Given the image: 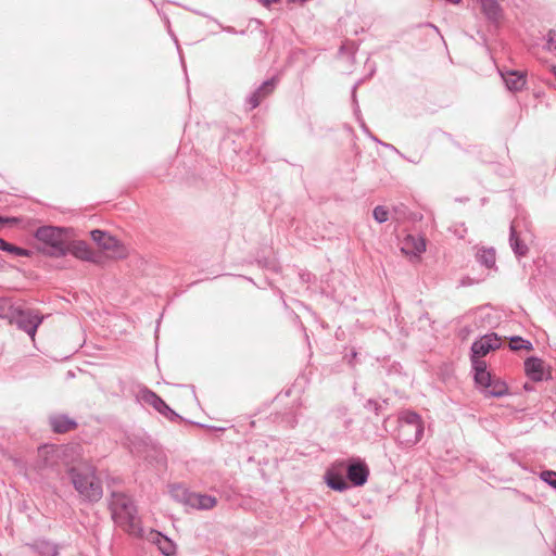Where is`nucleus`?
I'll list each match as a JSON object with an SVG mask.
<instances>
[{"mask_svg":"<svg viewBox=\"0 0 556 556\" xmlns=\"http://www.w3.org/2000/svg\"><path fill=\"white\" fill-rule=\"evenodd\" d=\"M483 14L489 21L496 22L502 15V9L496 0H480Z\"/></svg>","mask_w":556,"mask_h":556,"instance_id":"nucleus-20","label":"nucleus"},{"mask_svg":"<svg viewBox=\"0 0 556 556\" xmlns=\"http://www.w3.org/2000/svg\"><path fill=\"white\" fill-rule=\"evenodd\" d=\"M138 399L142 403L152 406L157 413L170 421L181 419L180 415L172 409L160 395L147 387H143L139 390Z\"/></svg>","mask_w":556,"mask_h":556,"instance_id":"nucleus-9","label":"nucleus"},{"mask_svg":"<svg viewBox=\"0 0 556 556\" xmlns=\"http://www.w3.org/2000/svg\"><path fill=\"white\" fill-rule=\"evenodd\" d=\"M169 494L175 502L199 510H208L217 503L216 497L193 492L179 483L169 485Z\"/></svg>","mask_w":556,"mask_h":556,"instance_id":"nucleus-5","label":"nucleus"},{"mask_svg":"<svg viewBox=\"0 0 556 556\" xmlns=\"http://www.w3.org/2000/svg\"><path fill=\"white\" fill-rule=\"evenodd\" d=\"M0 268H2V263L0 262Z\"/></svg>","mask_w":556,"mask_h":556,"instance_id":"nucleus-50","label":"nucleus"},{"mask_svg":"<svg viewBox=\"0 0 556 556\" xmlns=\"http://www.w3.org/2000/svg\"><path fill=\"white\" fill-rule=\"evenodd\" d=\"M361 127L363 128V130H364L365 132L370 134V132H369V130H368V128H367V126H366V124L364 123V121H361Z\"/></svg>","mask_w":556,"mask_h":556,"instance_id":"nucleus-45","label":"nucleus"},{"mask_svg":"<svg viewBox=\"0 0 556 556\" xmlns=\"http://www.w3.org/2000/svg\"><path fill=\"white\" fill-rule=\"evenodd\" d=\"M508 394V386L501 378L496 377L491 383L490 388L485 390L483 395L485 397H503Z\"/></svg>","mask_w":556,"mask_h":556,"instance_id":"nucleus-21","label":"nucleus"},{"mask_svg":"<svg viewBox=\"0 0 556 556\" xmlns=\"http://www.w3.org/2000/svg\"><path fill=\"white\" fill-rule=\"evenodd\" d=\"M369 135H370V137H371V139H372L374 141H376V142H378V143H380V144H382V143H383V142H382V141H380L377 137L372 136L371 134H369Z\"/></svg>","mask_w":556,"mask_h":556,"instance_id":"nucleus-47","label":"nucleus"},{"mask_svg":"<svg viewBox=\"0 0 556 556\" xmlns=\"http://www.w3.org/2000/svg\"><path fill=\"white\" fill-rule=\"evenodd\" d=\"M388 405H389L388 399H383L381 402L374 400V399H368V400H366V402L364 403L363 406L367 412H371L375 414V416L378 417L386 412Z\"/></svg>","mask_w":556,"mask_h":556,"instance_id":"nucleus-22","label":"nucleus"},{"mask_svg":"<svg viewBox=\"0 0 556 556\" xmlns=\"http://www.w3.org/2000/svg\"><path fill=\"white\" fill-rule=\"evenodd\" d=\"M91 239L104 251L111 252L113 258H126L128 255L127 248L116 237L111 236L108 231L93 229L90 231Z\"/></svg>","mask_w":556,"mask_h":556,"instance_id":"nucleus-7","label":"nucleus"},{"mask_svg":"<svg viewBox=\"0 0 556 556\" xmlns=\"http://www.w3.org/2000/svg\"><path fill=\"white\" fill-rule=\"evenodd\" d=\"M356 88H357V84H355L352 89V101H353V104L355 105L356 115H359L361 111H359V106H358L357 99H356Z\"/></svg>","mask_w":556,"mask_h":556,"instance_id":"nucleus-35","label":"nucleus"},{"mask_svg":"<svg viewBox=\"0 0 556 556\" xmlns=\"http://www.w3.org/2000/svg\"><path fill=\"white\" fill-rule=\"evenodd\" d=\"M542 481L556 490V471L543 470L540 475Z\"/></svg>","mask_w":556,"mask_h":556,"instance_id":"nucleus-32","label":"nucleus"},{"mask_svg":"<svg viewBox=\"0 0 556 556\" xmlns=\"http://www.w3.org/2000/svg\"><path fill=\"white\" fill-rule=\"evenodd\" d=\"M523 365L527 377L533 382H541L543 380L552 379L551 367L545 370L544 362L540 357L529 356L526 358Z\"/></svg>","mask_w":556,"mask_h":556,"instance_id":"nucleus-12","label":"nucleus"},{"mask_svg":"<svg viewBox=\"0 0 556 556\" xmlns=\"http://www.w3.org/2000/svg\"><path fill=\"white\" fill-rule=\"evenodd\" d=\"M4 252L14 254L16 256H25V257H29L33 255V252L30 250L22 248V247H17L10 242L7 243Z\"/></svg>","mask_w":556,"mask_h":556,"instance_id":"nucleus-30","label":"nucleus"},{"mask_svg":"<svg viewBox=\"0 0 556 556\" xmlns=\"http://www.w3.org/2000/svg\"><path fill=\"white\" fill-rule=\"evenodd\" d=\"M546 43L544 46V49L547 51H554L556 50V30L551 29L546 35Z\"/></svg>","mask_w":556,"mask_h":556,"instance_id":"nucleus-33","label":"nucleus"},{"mask_svg":"<svg viewBox=\"0 0 556 556\" xmlns=\"http://www.w3.org/2000/svg\"><path fill=\"white\" fill-rule=\"evenodd\" d=\"M389 215V210L383 205H377L372 211L374 219L379 224L388 222Z\"/></svg>","mask_w":556,"mask_h":556,"instance_id":"nucleus-31","label":"nucleus"},{"mask_svg":"<svg viewBox=\"0 0 556 556\" xmlns=\"http://www.w3.org/2000/svg\"><path fill=\"white\" fill-rule=\"evenodd\" d=\"M131 444L132 451H136L138 454H141L148 447V443L143 439L135 440Z\"/></svg>","mask_w":556,"mask_h":556,"instance_id":"nucleus-34","label":"nucleus"},{"mask_svg":"<svg viewBox=\"0 0 556 556\" xmlns=\"http://www.w3.org/2000/svg\"><path fill=\"white\" fill-rule=\"evenodd\" d=\"M501 76L508 90L517 92L523 89L527 83V75L520 71H507L501 73Z\"/></svg>","mask_w":556,"mask_h":556,"instance_id":"nucleus-16","label":"nucleus"},{"mask_svg":"<svg viewBox=\"0 0 556 556\" xmlns=\"http://www.w3.org/2000/svg\"><path fill=\"white\" fill-rule=\"evenodd\" d=\"M68 254L74 257L90 262L93 264H100L102 262V255L91 250L89 244L84 240H74V237L68 241Z\"/></svg>","mask_w":556,"mask_h":556,"instance_id":"nucleus-11","label":"nucleus"},{"mask_svg":"<svg viewBox=\"0 0 556 556\" xmlns=\"http://www.w3.org/2000/svg\"><path fill=\"white\" fill-rule=\"evenodd\" d=\"M382 146L386 147L387 149L391 150V151H394L399 155H401V152L393 144H391V143H382Z\"/></svg>","mask_w":556,"mask_h":556,"instance_id":"nucleus-41","label":"nucleus"},{"mask_svg":"<svg viewBox=\"0 0 556 556\" xmlns=\"http://www.w3.org/2000/svg\"><path fill=\"white\" fill-rule=\"evenodd\" d=\"M324 480L327 486L337 492H345L350 489L344 472V460H337L332 463L324 475Z\"/></svg>","mask_w":556,"mask_h":556,"instance_id":"nucleus-10","label":"nucleus"},{"mask_svg":"<svg viewBox=\"0 0 556 556\" xmlns=\"http://www.w3.org/2000/svg\"><path fill=\"white\" fill-rule=\"evenodd\" d=\"M425 424L421 416L415 410L405 409L397 416V432L395 441L402 448L415 446L422 438Z\"/></svg>","mask_w":556,"mask_h":556,"instance_id":"nucleus-4","label":"nucleus"},{"mask_svg":"<svg viewBox=\"0 0 556 556\" xmlns=\"http://www.w3.org/2000/svg\"><path fill=\"white\" fill-rule=\"evenodd\" d=\"M15 220L16 219L13 217H5V216L0 215V224H12Z\"/></svg>","mask_w":556,"mask_h":556,"instance_id":"nucleus-40","label":"nucleus"},{"mask_svg":"<svg viewBox=\"0 0 556 556\" xmlns=\"http://www.w3.org/2000/svg\"><path fill=\"white\" fill-rule=\"evenodd\" d=\"M43 319L45 316L40 315L38 311L17 306L9 324L15 325L18 330L34 339Z\"/></svg>","mask_w":556,"mask_h":556,"instance_id":"nucleus-6","label":"nucleus"},{"mask_svg":"<svg viewBox=\"0 0 556 556\" xmlns=\"http://www.w3.org/2000/svg\"><path fill=\"white\" fill-rule=\"evenodd\" d=\"M159 538L156 540V545L160 549V552L164 555V556H172L175 554V549H176V546L174 544V542L163 535L162 533H157Z\"/></svg>","mask_w":556,"mask_h":556,"instance_id":"nucleus-23","label":"nucleus"},{"mask_svg":"<svg viewBox=\"0 0 556 556\" xmlns=\"http://www.w3.org/2000/svg\"><path fill=\"white\" fill-rule=\"evenodd\" d=\"M447 2H451L453 4H458L462 2V0H446Z\"/></svg>","mask_w":556,"mask_h":556,"instance_id":"nucleus-48","label":"nucleus"},{"mask_svg":"<svg viewBox=\"0 0 556 556\" xmlns=\"http://www.w3.org/2000/svg\"><path fill=\"white\" fill-rule=\"evenodd\" d=\"M344 472L350 488L365 485L370 473L368 465L361 457H350L344 460Z\"/></svg>","mask_w":556,"mask_h":556,"instance_id":"nucleus-8","label":"nucleus"},{"mask_svg":"<svg viewBox=\"0 0 556 556\" xmlns=\"http://www.w3.org/2000/svg\"><path fill=\"white\" fill-rule=\"evenodd\" d=\"M476 258L480 265L486 268L491 269L496 267V253L494 248L479 249Z\"/></svg>","mask_w":556,"mask_h":556,"instance_id":"nucleus-19","label":"nucleus"},{"mask_svg":"<svg viewBox=\"0 0 556 556\" xmlns=\"http://www.w3.org/2000/svg\"><path fill=\"white\" fill-rule=\"evenodd\" d=\"M356 357H357V352H356L355 350H352V351L350 352V354H346V355L344 356V358H345L346 363H348L350 366H354V365H355V364H354V361H355V358H356Z\"/></svg>","mask_w":556,"mask_h":556,"instance_id":"nucleus-36","label":"nucleus"},{"mask_svg":"<svg viewBox=\"0 0 556 556\" xmlns=\"http://www.w3.org/2000/svg\"><path fill=\"white\" fill-rule=\"evenodd\" d=\"M419 26H420V27H429V28H431L433 31H435L438 35H440V30H439V28H438L434 24H432V23H430V22L422 23V24H420Z\"/></svg>","mask_w":556,"mask_h":556,"instance_id":"nucleus-38","label":"nucleus"},{"mask_svg":"<svg viewBox=\"0 0 556 556\" xmlns=\"http://www.w3.org/2000/svg\"><path fill=\"white\" fill-rule=\"evenodd\" d=\"M482 356H476L473 353L470 354L471 367L473 370V377H481L489 370L486 369V363L481 361Z\"/></svg>","mask_w":556,"mask_h":556,"instance_id":"nucleus-29","label":"nucleus"},{"mask_svg":"<svg viewBox=\"0 0 556 556\" xmlns=\"http://www.w3.org/2000/svg\"><path fill=\"white\" fill-rule=\"evenodd\" d=\"M300 277H301V279H302L303 281H308V279H309V274H301V276H300Z\"/></svg>","mask_w":556,"mask_h":556,"instance_id":"nucleus-46","label":"nucleus"},{"mask_svg":"<svg viewBox=\"0 0 556 556\" xmlns=\"http://www.w3.org/2000/svg\"><path fill=\"white\" fill-rule=\"evenodd\" d=\"M501 346V338L495 332L486 333L480 339L473 341L471 353L476 356H485L491 351H495Z\"/></svg>","mask_w":556,"mask_h":556,"instance_id":"nucleus-14","label":"nucleus"},{"mask_svg":"<svg viewBox=\"0 0 556 556\" xmlns=\"http://www.w3.org/2000/svg\"><path fill=\"white\" fill-rule=\"evenodd\" d=\"M509 244L518 258L526 256L529 251L527 244L518 236L514 225L509 228Z\"/></svg>","mask_w":556,"mask_h":556,"instance_id":"nucleus-18","label":"nucleus"},{"mask_svg":"<svg viewBox=\"0 0 556 556\" xmlns=\"http://www.w3.org/2000/svg\"><path fill=\"white\" fill-rule=\"evenodd\" d=\"M7 243L4 239L0 238V251H4Z\"/></svg>","mask_w":556,"mask_h":556,"instance_id":"nucleus-44","label":"nucleus"},{"mask_svg":"<svg viewBox=\"0 0 556 556\" xmlns=\"http://www.w3.org/2000/svg\"><path fill=\"white\" fill-rule=\"evenodd\" d=\"M220 27H222V29H223V30H225V31H227V33H229V34H237V33H238V31H237L233 27H231V26H225V27H224V26H220Z\"/></svg>","mask_w":556,"mask_h":556,"instance_id":"nucleus-42","label":"nucleus"},{"mask_svg":"<svg viewBox=\"0 0 556 556\" xmlns=\"http://www.w3.org/2000/svg\"><path fill=\"white\" fill-rule=\"evenodd\" d=\"M17 306L13 305L11 300L0 298V318L10 323Z\"/></svg>","mask_w":556,"mask_h":556,"instance_id":"nucleus-24","label":"nucleus"},{"mask_svg":"<svg viewBox=\"0 0 556 556\" xmlns=\"http://www.w3.org/2000/svg\"><path fill=\"white\" fill-rule=\"evenodd\" d=\"M523 389H525V391H527V392H531V391H533V390H534V387H533L531 383L526 382V383L523 384Z\"/></svg>","mask_w":556,"mask_h":556,"instance_id":"nucleus-43","label":"nucleus"},{"mask_svg":"<svg viewBox=\"0 0 556 556\" xmlns=\"http://www.w3.org/2000/svg\"><path fill=\"white\" fill-rule=\"evenodd\" d=\"M389 418H390V416L384 417L383 418V424H386Z\"/></svg>","mask_w":556,"mask_h":556,"instance_id":"nucleus-49","label":"nucleus"},{"mask_svg":"<svg viewBox=\"0 0 556 556\" xmlns=\"http://www.w3.org/2000/svg\"><path fill=\"white\" fill-rule=\"evenodd\" d=\"M74 237V229L71 227L42 225L35 232L37 251L51 258H62L68 255V241Z\"/></svg>","mask_w":556,"mask_h":556,"instance_id":"nucleus-1","label":"nucleus"},{"mask_svg":"<svg viewBox=\"0 0 556 556\" xmlns=\"http://www.w3.org/2000/svg\"><path fill=\"white\" fill-rule=\"evenodd\" d=\"M109 509L114 522L124 531L130 534H137L142 531L139 527L137 507L129 495L117 491L111 492Z\"/></svg>","mask_w":556,"mask_h":556,"instance_id":"nucleus-3","label":"nucleus"},{"mask_svg":"<svg viewBox=\"0 0 556 556\" xmlns=\"http://www.w3.org/2000/svg\"><path fill=\"white\" fill-rule=\"evenodd\" d=\"M412 244V252L414 254H421L426 251V240L422 237H414V236H407L406 238V245L409 247Z\"/></svg>","mask_w":556,"mask_h":556,"instance_id":"nucleus-28","label":"nucleus"},{"mask_svg":"<svg viewBox=\"0 0 556 556\" xmlns=\"http://www.w3.org/2000/svg\"><path fill=\"white\" fill-rule=\"evenodd\" d=\"M278 84V79L276 77H271L262 85H260L253 92H251L247 97V104L249 105V110L252 111L256 109L261 102L270 96L276 89Z\"/></svg>","mask_w":556,"mask_h":556,"instance_id":"nucleus-13","label":"nucleus"},{"mask_svg":"<svg viewBox=\"0 0 556 556\" xmlns=\"http://www.w3.org/2000/svg\"><path fill=\"white\" fill-rule=\"evenodd\" d=\"M49 425L54 433H66L71 430H74L78 427V424L75 419L70 418L65 414H56L52 415L49 418Z\"/></svg>","mask_w":556,"mask_h":556,"instance_id":"nucleus-15","label":"nucleus"},{"mask_svg":"<svg viewBox=\"0 0 556 556\" xmlns=\"http://www.w3.org/2000/svg\"><path fill=\"white\" fill-rule=\"evenodd\" d=\"M495 378V375L488 371L481 377H473V380L478 390L483 394L485 390L490 388L491 383Z\"/></svg>","mask_w":556,"mask_h":556,"instance_id":"nucleus-26","label":"nucleus"},{"mask_svg":"<svg viewBox=\"0 0 556 556\" xmlns=\"http://www.w3.org/2000/svg\"><path fill=\"white\" fill-rule=\"evenodd\" d=\"M28 546L39 556H58L59 545L46 539H37Z\"/></svg>","mask_w":556,"mask_h":556,"instance_id":"nucleus-17","label":"nucleus"},{"mask_svg":"<svg viewBox=\"0 0 556 556\" xmlns=\"http://www.w3.org/2000/svg\"><path fill=\"white\" fill-rule=\"evenodd\" d=\"M401 157L405 159L406 161L413 163V164H418L420 162V157L417 156V157H414V156H410V157H407L405 156L404 154L401 153L400 155Z\"/></svg>","mask_w":556,"mask_h":556,"instance_id":"nucleus-39","label":"nucleus"},{"mask_svg":"<svg viewBox=\"0 0 556 556\" xmlns=\"http://www.w3.org/2000/svg\"><path fill=\"white\" fill-rule=\"evenodd\" d=\"M66 472L83 502L93 504L102 498V481L93 466H72Z\"/></svg>","mask_w":556,"mask_h":556,"instance_id":"nucleus-2","label":"nucleus"},{"mask_svg":"<svg viewBox=\"0 0 556 556\" xmlns=\"http://www.w3.org/2000/svg\"><path fill=\"white\" fill-rule=\"evenodd\" d=\"M263 7L270 8L273 4L279 3L281 0H257Z\"/></svg>","mask_w":556,"mask_h":556,"instance_id":"nucleus-37","label":"nucleus"},{"mask_svg":"<svg viewBox=\"0 0 556 556\" xmlns=\"http://www.w3.org/2000/svg\"><path fill=\"white\" fill-rule=\"evenodd\" d=\"M509 348L513 351H531L533 350V344L529 340H526L519 336H514L510 338Z\"/></svg>","mask_w":556,"mask_h":556,"instance_id":"nucleus-27","label":"nucleus"},{"mask_svg":"<svg viewBox=\"0 0 556 556\" xmlns=\"http://www.w3.org/2000/svg\"><path fill=\"white\" fill-rule=\"evenodd\" d=\"M255 262L261 268H265V269L271 270L274 273L280 271V265H279L278 261L274 257H266V256L258 255L255 258Z\"/></svg>","mask_w":556,"mask_h":556,"instance_id":"nucleus-25","label":"nucleus"}]
</instances>
